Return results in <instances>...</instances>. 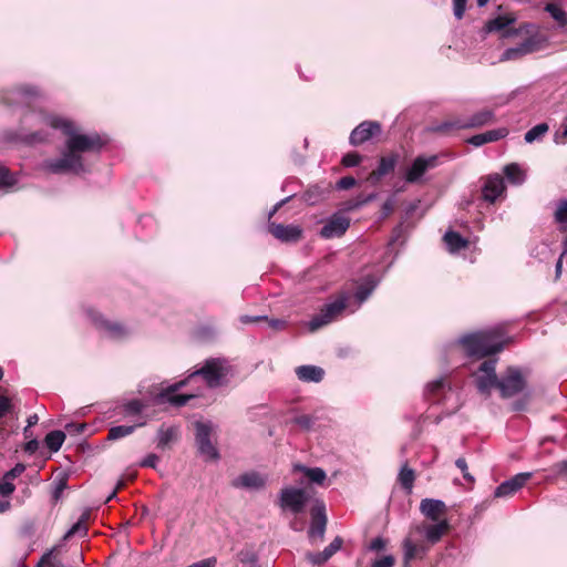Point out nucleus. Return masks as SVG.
Returning <instances> with one entry per match:
<instances>
[{"label":"nucleus","instance_id":"f257e3e1","mask_svg":"<svg viewBox=\"0 0 567 567\" xmlns=\"http://www.w3.org/2000/svg\"><path fill=\"white\" fill-rule=\"evenodd\" d=\"M43 125L61 130L66 136V151L74 157H78L81 163H83V153H99L105 145V141L99 133H79L72 122L34 111L27 113L22 117L18 131L8 130L3 133V137L7 142L25 145L45 143L49 141V133L42 130Z\"/></svg>","mask_w":567,"mask_h":567},{"label":"nucleus","instance_id":"f03ea898","mask_svg":"<svg viewBox=\"0 0 567 567\" xmlns=\"http://www.w3.org/2000/svg\"><path fill=\"white\" fill-rule=\"evenodd\" d=\"M512 338L506 337L504 326H496L461 338L460 343L470 357L483 359L503 351Z\"/></svg>","mask_w":567,"mask_h":567},{"label":"nucleus","instance_id":"7ed1b4c3","mask_svg":"<svg viewBox=\"0 0 567 567\" xmlns=\"http://www.w3.org/2000/svg\"><path fill=\"white\" fill-rule=\"evenodd\" d=\"M230 372V367L225 359L209 358L200 369L189 374V378L202 377L206 385L210 389L221 386L224 380Z\"/></svg>","mask_w":567,"mask_h":567},{"label":"nucleus","instance_id":"20e7f679","mask_svg":"<svg viewBox=\"0 0 567 567\" xmlns=\"http://www.w3.org/2000/svg\"><path fill=\"white\" fill-rule=\"evenodd\" d=\"M348 300L349 296L342 292L334 301L324 305L320 312L310 320L309 330L315 332L336 320L348 307Z\"/></svg>","mask_w":567,"mask_h":567},{"label":"nucleus","instance_id":"39448f33","mask_svg":"<svg viewBox=\"0 0 567 567\" xmlns=\"http://www.w3.org/2000/svg\"><path fill=\"white\" fill-rule=\"evenodd\" d=\"M527 385V381L517 367H508L498 378L497 390L503 399L513 398L522 393Z\"/></svg>","mask_w":567,"mask_h":567},{"label":"nucleus","instance_id":"423d86ee","mask_svg":"<svg viewBox=\"0 0 567 567\" xmlns=\"http://www.w3.org/2000/svg\"><path fill=\"white\" fill-rule=\"evenodd\" d=\"M547 44V39L540 33L530 34L519 45L508 48L502 54V61L517 60L524 55L543 50Z\"/></svg>","mask_w":567,"mask_h":567},{"label":"nucleus","instance_id":"0eeeda50","mask_svg":"<svg viewBox=\"0 0 567 567\" xmlns=\"http://www.w3.org/2000/svg\"><path fill=\"white\" fill-rule=\"evenodd\" d=\"M196 433L195 441L198 452L202 456L209 461L219 458V453L212 442V426L208 423L197 421L194 423Z\"/></svg>","mask_w":567,"mask_h":567},{"label":"nucleus","instance_id":"6e6552de","mask_svg":"<svg viewBox=\"0 0 567 567\" xmlns=\"http://www.w3.org/2000/svg\"><path fill=\"white\" fill-rule=\"evenodd\" d=\"M43 168L51 174H80L84 171V163L65 150L61 157L44 161Z\"/></svg>","mask_w":567,"mask_h":567},{"label":"nucleus","instance_id":"1a4fd4ad","mask_svg":"<svg viewBox=\"0 0 567 567\" xmlns=\"http://www.w3.org/2000/svg\"><path fill=\"white\" fill-rule=\"evenodd\" d=\"M309 499L307 492L302 488L286 487L280 492L279 505L281 508H288L295 514L303 512Z\"/></svg>","mask_w":567,"mask_h":567},{"label":"nucleus","instance_id":"9d476101","mask_svg":"<svg viewBox=\"0 0 567 567\" xmlns=\"http://www.w3.org/2000/svg\"><path fill=\"white\" fill-rule=\"evenodd\" d=\"M311 524L308 530L309 539L315 543L317 539L323 540L328 518L326 515V505L321 501H317L310 509Z\"/></svg>","mask_w":567,"mask_h":567},{"label":"nucleus","instance_id":"9b49d317","mask_svg":"<svg viewBox=\"0 0 567 567\" xmlns=\"http://www.w3.org/2000/svg\"><path fill=\"white\" fill-rule=\"evenodd\" d=\"M439 155L423 156L420 155L414 158L412 165L405 172V182L409 184H415L420 182L422 176L432 168L439 166Z\"/></svg>","mask_w":567,"mask_h":567},{"label":"nucleus","instance_id":"f8f14e48","mask_svg":"<svg viewBox=\"0 0 567 567\" xmlns=\"http://www.w3.org/2000/svg\"><path fill=\"white\" fill-rule=\"evenodd\" d=\"M381 124L377 121H363L350 134L349 142L353 146L362 145L372 137L380 135Z\"/></svg>","mask_w":567,"mask_h":567},{"label":"nucleus","instance_id":"ddd939ff","mask_svg":"<svg viewBox=\"0 0 567 567\" xmlns=\"http://www.w3.org/2000/svg\"><path fill=\"white\" fill-rule=\"evenodd\" d=\"M39 96L40 91L37 86L19 85L7 92V94L3 96V102L8 105H12L14 103L29 105L33 99Z\"/></svg>","mask_w":567,"mask_h":567},{"label":"nucleus","instance_id":"4468645a","mask_svg":"<svg viewBox=\"0 0 567 567\" xmlns=\"http://www.w3.org/2000/svg\"><path fill=\"white\" fill-rule=\"evenodd\" d=\"M350 227V218L343 214H333L320 230L323 238L341 237Z\"/></svg>","mask_w":567,"mask_h":567},{"label":"nucleus","instance_id":"2eb2a0df","mask_svg":"<svg viewBox=\"0 0 567 567\" xmlns=\"http://www.w3.org/2000/svg\"><path fill=\"white\" fill-rule=\"evenodd\" d=\"M268 231L282 243H297L302 237V230L298 226L282 225L269 221Z\"/></svg>","mask_w":567,"mask_h":567},{"label":"nucleus","instance_id":"dca6fc26","mask_svg":"<svg viewBox=\"0 0 567 567\" xmlns=\"http://www.w3.org/2000/svg\"><path fill=\"white\" fill-rule=\"evenodd\" d=\"M399 158L400 155L398 153H391L382 156L379 161L378 167L369 174L367 181L371 184L379 183L384 176L394 172Z\"/></svg>","mask_w":567,"mask_h":567},{"label":"nucleus","instance_id":"f3484780","mask_svg":"<svg viewBox=\"0 0 567 567\" xmlns=\"http://www.w3.org/2000/svg\"><path fill=\"white\" fill-rule=\"evenodd\" d=\"M90 316L95 328L105 331L109 337L120 339L126 334L125 328L120 322L110 321L103 315L95 311H92Z\"/></svg>","mask_w":567,"mask_h":567},{"label":"nucleus","instance_id":"a211bd4d","mask_svg":"<svg viewBox=\"0 0 567 567\" xmlns=\"http://www.w3.org/2000/svg\"><path fill=\"white\" fill-rule=\"evenodd\" d=\"M532 477L530 473H519L503 482L498 485L494 492L495 497H508L514 495L519 488H522L527 481Z\"/></svg>","mask_w":567,"mask_h":567},{"label":"nucleus","instance_id":"6ab92c4d","mask_svg":"<svg viewBox=\"0 0 567 567\" xmlns=\"http://www.w3.org/2000/svg\"><path fill=\"white\" fill-rule=\"evenodd\" d=\"M420 512L430 520L440 522L447 513V506L443 501L424 498L420 503Z\"/></svg>","mask_w":567,"mask_h":567},{"label":"nucleus","instance_id":"aec40b11","mask_svg":"<svg viewBox=\"0 0 567 567\" xmlns=\"http://www.w3.org/2000/svg\"><path fill=\"white\" fill-rule=\"evenodd\" d=\"M343 539L337 536L322 551L306 554V559L312 565H323L328 561L342 546Z\"/></svg>","mask_w":567,"mask_h":567},{"label":"nucleus","instance_id":"412c9836","mask_svg":"<svg viewBox=\"0 0 567 567\" xmlns=\"http://www.w3.org/2000/svg\"><path fill=\"white\" fill-rule=\"evenodd\" d=\"M504 190V181L499 175L488 176L482 188V197L484 200L493 204Z\"/></svg>","mask_w":567,"mask_h":567},{"label":"nucleus","instance_id":"4be33fe9","mask_svg":"<svg viewBox=\"0 0 567 567\" xmlns=\"http://www.w3.org/2000/svg\"><path fill=\"white\" fill-rule=\"evenodd\" d=\"M517 18L513 13H506L503 16H497L494 19L486 21L483 33L488 34L493 32H502L504 33L505 29L509 25H513L516 22Z\"/></svg>","mask_w":567,"mask_h":567},{"label":"nucleus","instance_id":"5701e85b","mask_svg":"<svg viewBox=\"0 0 567 567\" xmlns=\"http://www.w3.org/2000/svg\"><path fill=\"white\" fill-rule=\"evenodd\" d=\"M464 120L465 130L481 128L495 122V114L492 110L484 109Z\"/></svg>","mask_w":567,"mask_h":567},{"label":"nucleus","instance_id":"b1692460","mask_svg":"<svg viewBox=\"0 0 567 567\" xmlns=\"http://www.w3.org/2000/svg\"><path fill=\"white\" fill-rule=\"evenodd\" d=\"M181 432L178 426L165 427L162 425L157 431V449L166 450L179 440Z\"/></svg>","mask_w":567,"mask_h":567},{"label":"nucleus","instance_id":"393cba45","mask_svg":"<svg viewBox=\"0 0 567 567\" xmlns=\"http://www.w3.org/2000/svg\"><path fill=\"white\" fill-rule=\"evenodd\" d=\"M266 484L265 478L257 472H246L239 475L234 482L233 486L244 488H262Z\"/></svg>","mask_w":567,"mask_h":567},{"label":"nucleus","instance_id":"a878e982","mask_svg":"<svg viewBox=\"0 0 567 567\" xmlns=\"http://www.w3.org/2000/svg\"><path fill=\"white\" fill-rule=\"evenodd\" d=\"M443 241L451 254H456L470 246V240L454 230H449L443 236Z\"/></svg>","mask_w":567,"mask_h":567},{"label":"nucleus","instance_id":"bb28decb","mask_svg":"<svg viewBox=\"0 0 567 567\" xmlns=\"http://www.w3.org/2000/svg\"><path fill=\"white\" fill-rule=\"evenodd\" d=\"M430 130L436 134L451 135L460 130H465L464 120L461 117H451L433 125Z\"/></svg>","mask_w":567,"mask_h":567},{"label":"nucleus","instance_id":"cd10ccee","mask_svg":"<svg viewBox=\"0 0 567 567\" xmlns=\"http://www.w3.org/2000/svg\"><path fill=\"white\" fill-rule=\"evenodd\" d=\"M299 380L305 382H320L324 377V371L316 365H300L296 369Z\"/></svg>","mask_w":567,"mask_h":567},{"label":"nucleus","instance_id":"c85d7f7f","mask_svg":"<svg viewBox=\"0 0 567 567\" xmlns=\"http://www.w3.org/2000/svg\"><path fill=\"white\" fill-rule=\"evenodd\" d=\"M445 388H446V381L444 378H440L435 381L430 382L426 385V389L424 392L425 399L432 403L441 402V400L445 393Z\"/></svg>","mask_w":567,"mask_h":567},{"label":"nucleus","instance_id":"c756f323","mask_svg":"<svg viewBox=\"0 0 567 567\" xmlns=\"http://www.w3.org/2000/svg\"><path fill=\"white\" fill-rule=\"evenodd\" d=\"M451 529V525L447 519L443 518L436 524L430 525L425 530L426 539L431 544H435L441 540V538L447 534Z\"/></svg>","mask_w":567,"mask_h":567},{"label":"nucleus","instance_id":"7c9ffc66","mask_svg":"<svg viewBox=\"0 0 567 567\" xmlns=\"http://www.w3.org/2000/svg\"><path fill=\"white\" fill-rule=\"evenodd\" d=\"M293 472H301L309 482L318 485H322L327 480L326 472L320 467H307L301 464H296L293 466Z\"/></svg>","mask_w":567,"mask_h":567},{"label":"nucleus","instance_id":"2f4dec72","mask_svg":"<svg viewBox=\"0 0 567 567\" xmlns=\"http://www.w3.org/2000/svg\"><path fill=\"white\" fill-rule=\"evenodd\" d=\"M415 472L409 465L405 463L398 475V482L402 486L403 489H405L408 493L412 492L414 481H415Z\"/></svg>","mask_w":567,"mask_h":567},{"label":"nucleus","instance_id":"473e14b6","mask_svg":"<svg viewBox=\"0 0 567 567\" xmlns=\"http://www.w3.org/2000/svg\"><path fill=\"white\" fill-rule=\"evenodd\" d=\"M65 440V434L62 431H51L45 435L44 442L48 449L52 452H58Z\"/></svg>","mask_w":567,"mask_h":567},{"label":"nucleus","instance_id":"72a5a7b5","mask_svg":"<svg viewBox=\"0 0 567 567\" xmlns=\"http://www.w3.org/2000/svg\"><path fill=\"white\" fill-rule=\"evenodd\" d=\"M497 383H498L497 374L480 375L476 378V386L481 393L489 394V392L493 388L497 389Z\"/></svg>","mask_w":567,"mask_h":567},{"label":"nucleus","instance_id":"f704fd0d","mask_svg":"<svg viewBox=\"0 0 567 567\" xmlns=\"http://www.w3.org/2000/svg\"><path fill=\"white\" fill-rule=\"evenodd\" d=\"M194 398H196L194 394H176V392L167 395L158 394L161 401H166L177 408L186 405Z\"/></svg>","mask_w":567,"mask_h":567},{"label":"nucleus","instance_id":"c9c22d12","mask_svg":"<svg viewBox=\"0 0 567 567\" xmlns=\"http://www.w3.org/2000/svg\"><path fill=\"white\" fill-rule=\"evenodd\" d=\"M504 174L511 183L520 184L524 181V172L516 163L506 165L504 167Z\"/></svg>","mask_w":567,"mask_h":567},{"label":"nucleus","instance_id":"e433bc0d","mask_svg":"<svg viewBox=\"0 0 567 567\" xmlns=\"http://www.w3.org/2000/svg\"><path fill=\"white\" fill-rule=\"evenodd\" d=\"M545 11L548 12L559 27H567V12L555 3H547Z\"/></svg>","mask_w":567,"mask_h":567},{"label":"nucleus","instance_id":"4c0bfd02","mask_svg":"<svg viewBox=\"0 0 567 567\" xmlns=\"http://www.w3.org/2000/svg\"><path fill=\"white\" fill-rule=\"evenodd\" d=\"M69 476L66 474H62L60 477H55L54 480V488L52 492V502L56 504L61 497L63 492L68 488Z\"/></svg>","mask_w":567,"mask_h":567},{"label":"nucleus","instance_id":"58836bf2","mask_svg":"<svg viewBox=\"0 0 567 567\" xmlns=\"http://www.w3.org/2000/svg\"><path fill=\"white\" fill-rule=\"evenodd\" d=\"M548 130L549 126L547 123H539L525 133V141L527 143H533L542 138L548 132Z\"/></svg>","mask_w":567,"mask_h":567},{"label":"nucleus","instance_id":"ea45409f","mask_svg":"<svg viewBox=\"0 0 567 567\" xmlns=\"http://www.w3.org/2000/svg\"><path fill=\"white\" fill-rule=\"evenodd\" d=\"M404 560L408 563L419 557L420 553L423 551V547L413 543L410 538L403 542Z\"/></svg>","mask_w":567,"mask_h":567},{"label":"nucleus","instance_id":"a19ab883","mask_svg":"<svg viewBox=\"0 0 567 567\" xmlns=\"http://www.w3.org/2000/svg\"><path fill=\"white\" fill-rule=\"evenodd\" d=\"M135 425H117L109 430V440H118L132 434L135 430Z\"/></svg>","mask_w":567,"mask_h":567},{"label":"nucleus","instance_id":"79ce46f5","mask_svg":"<svg viewBox=\"0 0 567 567\" xmlns=\"http://www.w3.org/2000/svg\"><path fill=\"white\" fill-rule=\"evenodd\" d=\"M55 550L56 547H53L51 550L47 551L39 560L37 567H64L56 560V556L54 555Z\"/></svg>","mask_w":567,"mask_h":567},{"label":"nucleus","instance_id":"37998d69","mask_svg":"<svg viewBox=\"0 0 567 567\" xmlns=\"http://www.w3.org/2000/svg\"><path fill=\"white\" fill-rule=\"evenodd\" d=\"M145 406L143 401L134 399L123 404V411L126 415H138Z\"/></svg>","mask_w":567,"mask_h":567},{"label":"nucleus","instance_id":"c03bdc74","mask_svg":"<svg viewBox=\"0 0 567 567\" xmlns=\"http://www.w3.org/2000/svg\"><path fill=\"white\" fill-rule=\"evenodd\" d=\"M556 223L561 225L564 229L567 228V199L561 200L554 214Z\"/></svg>","mask_w":567,"mask_h":567},{"label":"nucleus","instance_id":"a18cd8bd","mask_svg":"<svg viewBox=\"0 0 567 567\" xmlns=\"http://www.w3.org/2000/svg\"><path fill=\"white\" fill-rule=\"evenodd\" d=\"M534 28L529 23H524L519 28H513L512 25L507 27L504 33L501 34L502 38H512L517 37L522 33H529L530 29Z\"/></svg>","mask_w":567,"mask_h":567},{"label":"nucleus","instance_id":"49530a36","mask_svg":"<svg viewBox=\"0 0 567 567\" xmlns=\"http://www.w3.org/2000/svg\"><path fill=\"white\" fill-rule=\"evenodd\" d=\"M507 134H508V130L505 127L484 132L487 143L497 142V141L504 138L505 136H507Z\"/></svg>","mask_w":567,"mask_h":567},{"label":"nucleus","instance_id":"de8ad7c7","mask_svg":"<svg viewBox=\"0 0 567 567\" xmlns=\"http://www.w3.org/2000/svg\"><path fill=\"white\" fill-rule=\"evenodd\" d=\"M553 140L556 144L567 143V115L564 117L559 130L555 132Z\"/></svg>","mask_w":567,"mask_h":567},{"label":"nucleus","instance_id":"09e8293b","mask_svg":"<svg viewBox=\"0 0 567 567\" xmlns=\"http://www.w3.org/2000/svg\"><path fill=\"white\" fill-rule=\"evenodd\" d=\"M362 156L357 152H349L347 153L342 159L341 164L346 167H353L361 163Z\"/></svg>","mask_w":567,"mask_h":567},{"label":"nucleus","instance_id":"8fccbe9b","mask_svg":"<svg viewBox=\"0 0 567 567\" xmlns=\"http://www.w3.org/2000/svg\"><path fill=\"white\" fill-rule=\"evenodd\" d=\"M496 359H488L481 363L478 371L482 372V375H493L496 374Z\"/></svg>","mask_w":567,"mask_h":567},{"label":"nucleus","instance_id":"3c124183","mask_svg":"<svg viewBox=\"0 0 567 567\" xmlns=\"http://www.w3.org/2000/svg\"><path fill=\"white\" fill-rule=\"evenodd\" d=\"M455 465L462 472L463 477L466 482H468L470 484H473L475 482L474 477L468 472L467 463L464 457H458L455 461Z\"/></svg>","mask_w":567,"mask_h":567},{"label":"nucleus","instance_id":"603ef678","mask_svg":"<svg viewBox=\"0 0 567 567\" xmlns=\"http://www.w3.org/2000/svg\"><path fill=\"white\" fill-rule=\"evenodd\" d=\"M293 423L299 425L301 429L310 430L315 424V419L311 415L302 414L293 419Z\"/></svg>","mask_w":567,"mask_h":567},{"label":"nucleus","instance_id":"864d4df0","mask_svg":"<svg viewBox=\"0 0 567 567\" xmlns=\"http://www.w3.org/2000/svg\"><path fill=\"white\" fill-rule=\"evenodd\" d=\"M76 534L85 536L87 534V526L76 522L64 535V539H69Z\"/></svg>","mask_w":567,"mask_h":567},{"label":"nucleus","instance_id":"5fc2aeb1","mask_svg":"<svg viewBox=\"0 0 567 567\" xmlns=\"http://www.w3.org/2000/svg\"><path fill=\"white\" fill-rule=\"evenodd\" d=\"M264 322L267 323L268 328H270L274 331H281L287 328V321L282 319H275V318H268L264 319Z\"/></svg>","mask_w":567,"mask_h":567},{"label":"nucleus","instance_id":"6e6d98bb","mask_svg":"<svg viewBox=\"0 0 567 567\" xmlns=\"http://www.w3.org/2000/svg\"><path fill=\"white\" fill-rule=\"evenodd\" d=\"M395 558L392 555L382 556L375 559L371 567H394Z\"/></svg>","mask_w":567,"mask_h":567},{"label":"nucleus","instance_id":"4d7b16f0","mask_svg":"<svg viewBox=\"0 0 567 567\" xmlns=\"http://www.w3.org/2000/svg\"><path fill=\"white\" fill-rule=\"evenodd\" d=\"M13 405L9 398L0 394V419H2L6 414L11 413Z\"/></svg>","mask_w":567,"mask_h":567},{"label":"nucleus","instance_id":"13d9d810","mask_svg":"<svg viewBox=\"0 0 567 567\" xmlns=\"http://www.w3.org/2000/svg\"><path fill=\"white\" fill-rule=\"evenodd\" d=\"M192 378H186L184 380H181L169 386H167L166 389L162 390L161 391V395H167V394H171V393H175L177 392L178 390H181L182 388H184L188 381L190 380Z\"/></svg>","mask_w":567,"mask_h":567},{"label":"nucleus","instance_id":"bf43d9fd","mask_svg":"<svg viewBox=\"0 0 567 567\" xmlns=\"http://www.w3.org/2000/svg\"><path fill=\"white\" fill-rule=\"evenodd\" d=\"M394 208H395L394 200L391 198L386 199L383 203L381 210H380L381 218L382 219L388 218L390 215H392V213L394 212Z\"/></svg>","mask_w":567,"mask_h":567},{"label":"nucleus","instance_id":"052dcab7","mask_svg":"<svg viewBox=\"0 0 567 567\" xmlns=\"http://www.w3.org/2000/svg\"><path fill=\"white\" fill-rule=\"evenodd\" d=\"M14 179L10 171L6 167L0 166V186H11Z\"/></svg>","mask_w":567,"mask_h":567},{"label":"nucleus","instance_id":"680f3d73","mask_svg":"<svg viewBox=\"0 0 567 567\" xmlns=\"http://www.w3.org/2000/svg\"><path fill=\"white\" fill-rule=\"evenodd\" d=\"M25 470V466L21 463L17 464L13 468L4 474V480L12 482L16 477L21 475Z\"/></svg>","mask_w":567,"mask_h":567},{"label":"nucleus","instance_id":"e2e57ef3","mask_svg":"<svg viewBox=\"0 0 567 567\" xmlns=\"http://www.w3.org/2000/svg\"><path fill=\"white\" fill-rule=\"evenodd\" d=\"M466 2L467 0H453L454 16L456 19L461 20L463 18L466 9Z\"/></svg>","mask_w":567,"mask_h":567},{"label":"nucleus","instance_id":"0e129e2a","mask_svg":"<svg viewBox=\"0 0 567 567\" xmlns=\"http://www.w3.org/2000/svg\"><path fill=\"white\" fill-rule=\"evenodd\" d=\"M355 183H357V181L354 177L344 176L338 181L337 187L339 189H350L351 187H353L355 185Z\"/></svg>","mask_w":567,"mask_h":567},{"label":"nucleus","instance_id":"69168bd1","mask_svg":"<svg viewBox=\"0 0 567 567\" xmlns=\"http://www.w3.org/2000/svg\"><path fill=\"white\" fill-rule=\"evenodd\" d=\"M158 461H159V457L156 454L151 453L141 462L140 465L142 467L155 468Z\"/></svg>","mask_w":567,"mask_h":567},{"label":"nucleus","instance_id":"338daca9","mask_svg":"<svg viewBox=\"0 0 567 567\" xmlns=\"http://www.w3.org/2000/svg\"><path fill=\"white\" fill-rule=\"evenodd\" d=\"M550 471L555 475H567V461H560V462L555 463L550 467Z\"/></svg>","mask_w":567,"mask_h":567},{"label":"nucleus","instance_id":"774afa93","mask_svg":"<svg viewBox=\"0 0 567 567\" xmlns=\"http://www.w3.org/2000/svg\"><path fill=\"white\" fill-rule=\"evenodd\" d=\"M217 559L216 557H209L203 560H199L197 563H194L187 567H216Z\"/></svg>","mask_w":567,"mask_h":567}]
</instances>
